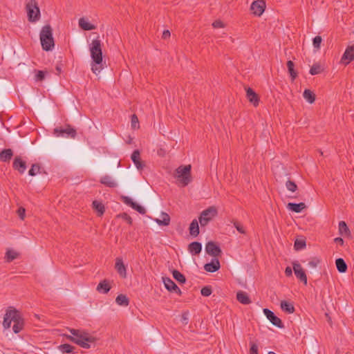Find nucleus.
Listing matches in <instances>:
<instances>
[{"label": "nucleus", "mask_w": 354, "mask_h": 354, "mask_svg": "<svg viewBox=\"0 0 354 354\" xmlns=\"http://www.w3.org/2000/svg\"><path fill=\"white\" fill-rule=\"evenodd\" d=\"M221 268L220 261L218 258H213L211 262L205 263L204 269L208 272H215Z\"/></svg>", "instance_id": "f3484780"}, {"label": "nucleus", "mask_w": 354, "mask_h": 354, "mask_svg": "<svg viewBox=\"0 0 354 354\" xmlns=\"http://www.w3.org/2000/svg\"><path fill=\"white\" fill-rule=\"evenodd\" d=\"M12 322H14L12 327L14 333H19L24 328V321L21 315L20 312L17 310V313L15 314L12 317Z\"/></svg>", "instance_id": "1a4fd4ad"}, {"label": "nucleus", "mask_w": 354, "mask_h": 354, "mask_svg": "<svg viewBox=\"0 0 354 354\" xmlns=\"http://www.w3.org/2000/svg\"><path fill=\"white\" fill-rule=\"evenodd\" d=\"M174 278L181 283H184L186 281L185 277L179 271L174 270L172 272Z\"/></svg>", "instance_id": "58836bf2"}, {"label": "nucleus", "mask_w": 354, "mask_h": 354, "mask_svg": "<svg viewBox=\"0 0 354 354\" xmlns=\"http://www.w3.org/2000/svg\"><path fill=\"white\" fill-rule=\"evenodd\" d=\"M17 214L19 216V218L21 219V220H24V218H25V216H26V209L25 208L22 207H20L18 210H17Z\"/></svg>", "instance_id": "4d7b16f0"}, {"label": "nucleus", "mask_w": 354, "mask_h": 354, "mask_svg": "<svg viewBox=\"0 0 354 354\" xmlns=\"http://www.w3.org/2000/svg\"><path fill=\"white\" fill-rule=\"evenodd\" d=\"M115 301L120 306H127L129 304V298L123 294L118 295Z\"/></svg>", "instance_id": "72a5a7b5"}, {"label": "nucleus", "mask_w": 354, "mask_h": 354, "mask_svg": "<svg viewBox=\"0 0 354 354\" xmlns=\"http://www.w3.org/2000/svg\"><path fill=\"white\" fill-rule=\"evenodd\" d=\"M189 234L194 237H196L199 234L198 222L196 219H194L190 223L189 227Z\"/></svg>", "instance_id": "5701e85b"}, {"label": "nucleus", "mask_w": 354, "mask_h": 354, "mask_svg": "<svg viewBox=\"0 0 354 354\" xmlns=\"http://www.w3.org/2000/svg\"><path fill=\"white\" fill-rule=\"evenodd\" d=\"M287 68H288V73L290 75V77L292 79V80H295L297 75H298V73L295 70V64L291 60H289L287 62Z\"/></svg>", "instance_id": "c85d7f7f"}, {"label": "nucleus", "mask_w": 354, "mask_h": 354, "mask_svg": "<svg viewBox=\"0 0 354 354\" xmlns=\"http://www.w3.org/2000/svg\"><path fill=\"white\" fill-rule=\"evenodd\" d=\"M187 249L192 255H198L202 250V245L198 241H194L188 245Z\"/></svg>", "instance_id": "aec40b11"}, {"label": "nucleus", "mask_w": 354, "mask_h": 354, "mask_svg": "<svg viewBox=\"0 0 354 354\" xmlns=\"http://www.w3.org/2000/svg\"><path fill=\"white\" fill-rule=\"evenodd\" d=\"M122 201L130 207H133L135 204V202L132 201V199L128 196H122Z\"/></svg>", "instance_id": "3c124183"}, {"label": "nucleus", "mask_w": 354, "mask_h": 354, "mask_svg": "<svg viewBox=\"0 0 354 354\" xmlns=\"http://www.w3.org/2000/svg\"><path fill=\"white\" fill-rule=\"evenodd\" d=\"M90 51L91 58L94 62V64H92L91 70L94 73L97 74L102 69V66H98L102 62V44L98 37L92 41Z\"/></svg>", "instance_id": "f257e3e1"}, {"label": "nucleus", "mask_w": 354, "mask_h": 354, "mask_svg": "<svg viewBox=\"0 0 354 354\" xmlns=\"http://www.w3.org/2000/svg\"><path fill=\"white\" fill-rule=\"evenodd\" d=\"M26 8L29 21L35 22L39 19L40 10L36 0H29Z\"/></svg>", "instance_id": "39448f33"}, {"label": "nucleus", "mask_w": 354, "mask_h": 354, "mask_svg": "<svg viewBox=\"0 0 354 354\" xmlns=\"http://www.w3.org/2000/svg\"><path fill=\"white\" fill-rule=\"evenodd\" d=\"M354 59V46H349L346 48L345 52L344 53L341 62L344 63L345 65L348 64L351 62Z\"/></svg>", "instance_id": "4468645a"}, {"label": "nucleus", "mask_w": 354, "mask_h": 354, "mask_svg": "<svg viewBox=\"0 0 354 354\" xmlns=\"http://www.w3.org/2000/svg\"><path fill=\"white\" fill-rule=\"evenodd\" d=\"M323 71L324 67L322 64L320 63H315L311 66L309 72L310 75H315L322 73Z\"/></svg>", "instance_id": "2f4dec72"}, {"label": "nucleus", "mask_w": 354, "mask_h": 354, "mask_svg": "<svg viewBox=\"0 0 354 354\" xmlns=\"http://www.w3.org/2000/svg\"><path fill=\"white\" fill-rule=\"evenodd\" d=\"M335 265H336L337 270L339 272L344 273L346 272L347 265L343 259H342V258L337 259L335 261Z\"/></svg>", "instance_id": "c756f323"}, {"label": "nucleus", "mask_w": 354, "mask_h": 354, "mask_svg": "<svg viewBox=\"0 0 354 354\" xmlns=\"http://www.w3.org/2000/svg\"><path fill=\"white\" fill-rule=\"evenodd\" d=\"M41 167L39 164H33L28 171V174L31 176H35L40 173Z\"/></svg>", "instance_id": "ea45409f"}, {"label": "nucleus", "mask_w": 354, "mask_h": 354, "mask_svg": "<svg viewBox=\"0 0 354 354\" xmlns=\"http://www.w3.org/2000/svg\"><path fill=\"white\" fill-rule=\"evenodd\" d=\"M138 123H139V121H138V118L137 115L136 114H133L131 115V127L133 129L138 128L139 127Z\"/></svg>", "instance_id": "8fccbe9b"}, {"label": "nucleus", "mask_w": 354, "mask_h": 354, "mask_svg": "<svg viewBox=\"0 0 354 354\" xmlns=\"http://www.w3.org/2000/svg\"><path fill=\"white\" fill-rule=\"evenodd\" d=\"M281 308L283 311L289 314L295 312V307L292 304L285 300L281 302Z\"/></svg>", "instance_id": "7c9ffc66"}, {"label": "nucleus", "mask_w": 354, "mask_h": 354, "mask_svg": "<svg viewBox=\"0 0 354 354\" xmlns=\"http://www.w3.org/2000/svg\"><path fill=\"white\" fill-rule=\"evenodd\" d=\"M57 68V70L58 71H60V68H59L58 66H57V68Z\"/></svg>", "instance_id": "0e129e2a"}, {"label": "nucleus", "mask_w": 354, "mask_h": 354, "mask_svg": "<svg viewBox=\"0 0 354 354\" xmlns=\"http://www.w3.org/2000/svg\"><path fill=\"white\" fill-rule=\"evenodd\" d=\"M268 354H276V353L274 352H273V351H270V352H268Z\"/></svg>", "instance_id": "e2e57ef3"}, {"label": "nucleus", "mask_w": 354, "mask_h": 354, "mask_svg": "<svg viewBox=\"0 0 354 354\" xmlns=\"http://www.w3.org/2000/svg\"><path fill=\"white\" fill-rule=\"evenodd\" d=\"M115 268L117 270L118 273L122 277H127V268L122 259L120 257L116 258Z\"/></svg>", "instance_id": "6ab92c4d"}, {"label": "nucleus", "mask_w": 354, "mask_h": 354, "mask_svg": "<svg viewBox=\"0 0 354 354\" xmlns=\"http://www.w3.org/2000/svg\"><path fill=\"white\" fill-rule=\"evenodd\" d=\"M70 333H71V336L80 339V335H81V330L74 329L71 328L69 330Z\"/></svg>", "instance_id": "864d4df0"}, {"label": "nucleus", "mask_w": 354, "mask_h": 354, "mask_svg": "<svg viewBox=\"0 0 354 354\" xmlns=\"http://www.w3.org/2000/svg\"><path fill=\"white\" fill-rule=\"evenodd\" d=\"M334 241L336 243H338L341 245H344V240L343 239H342L341 237H337L334 239Z\"/></svg>", "instance_id": "680f3d73"}, {"label": "nucleus", "mask_w": 354, "mask_h": 354, "mask_svg": "<svg viewBox=\"0 0 354 354\" xmlns=\"http://www.w3.org/2000/svg\"><path fill=\"white\" fill-rule=\"evenodd\" d=\"M233 225L239 232L243 234H245L246 233L243 225L240 222L234 221Z\"/></svg>", "instance_id": "c03bdc74"}, {"label": "nucleus", "mask_w": 354, "mask_h": 354, "mask_svg": "<svg viewBox=\"0 0 354 354\" xmlns=\"http://www.w3.org/2000/svg\"><path fill=\"white\" fill-rule=\"evenodd\" d=\"M303 96L310 104H313L315 101V95L310 89H305L303 93Z\"/></svg>", "instance_id": "473e14b6"}, {"label": "nucleus", "mask_w": 354, "mask_h": 354, "mask_svg": "<svg viewBox=\"0 0 354 354\" xmlns=\"http://www.w3.org/2000/svg\"><path fill=\"white\" fill-rule=\"evenodd\" d=\"M92 206L93 209L97 212V215L99 216H101L104 214L105 212V207L101 202L98 201H93Z\"/></svg>", "instance_id": "a878e982"}, {"label": "nucleus", "mask_w": 354, "mask_h": 354, "mask_svg": "<svg viewBox=\"0 0 354 354\" xmlns=\"http://www.w3.org/2000/svg\"><path fill=\"white\" fill-rule=\"evenodd\" d=\"M205 251L209 255L214 258H218L221 256L222 254L221 249L214 241H209L206 243Z\"/></svg>", "instance_id": "0eeeda50"}, {"label": "nucleus", "mask_w": 354, "mask_h": 354, "mask_svg": "<svg viewBox=\"0 0 354 354\" xmlns=\"http://www.w3.org/2000/svg\"><path fill=\"white\" fill-rule=\"evenodd\" d=\"M285 274L287 277H291L292 274V270L290 267H286L285 269Z\"/></svg>", "instance_id": "bf43d9fd"}, {"label": "nucleus", "mask_w": 354, "mask_h": 354, "mask_svg": "<svg viewBox=\"0 0 354 354\" xmlns=\"http://www.w3.org/2000/svg\"><path fill=\"white\" fill-rule=\"evenodd\" d=\"M319 153H320L321 155L323 154V152L322 151H319Z\"/></svg>", "instance_id": "69168bd1"}, {"label": "nucleus", "mask_w": 354, "mask_h": 354, "mask_svg": "<svg viewBox=\"0 0 354 354\" xmlns=\"http://www.w3.org/2000/svg\"><path fill=\"white\" fill-rule=\"evenodd\" d=\"M250 354H258V346L255 343L250 342Z\"/></svg>", "instance_id": "5fc2aeb1"}, {"label": "nucleus", "mask_w": 354, "mask_h": 354, "mask_svg": "<svg viewBox=\"0 0 354 354\" xmlns=\"http://www.w3.org/2000/svg\"><path fill=\"white\" fill-rule=\"evenodd\" d=\"M171 34L170 32L168 30H164L162 32V37L164 39H166L170 37Z\"/></svg>", "instance_id": "052dcab7"}, {"label": "nucleus", "mask_w": 354, "mask_h": 354, "mask_svg": "<svg viewBox=\"0 0 354 354\" xmlns=\"http://www.w3.org/2000/svg\"><path fill=\"white\" fill-rule=\"evenodd\" d=\"M45 77L44 72L42 71H37V74L35 75V80L37 81H42Z\"/></svg>", "instance_id": "6e6d98bb"}, {"label": "nucleus", "mask_w": 354, "mask_h": 354, "mask_svg": "<svg viewBox=\"0 0 354 354\" xmlns=\"http://www.w3.org/2000/svg\"><path fill=\"white\" fill-rule=\"evenodd\" d=\"M245 91L246 97L248 101L252 104L254 106H257L259 103V97L258 94L256 93L255 91L250 87L246 88Z\"/></svg>", "instance_id": "dca6fc26"}, {"label": "nucleus", "mask_w": 354, "mask_h": 354, "mask_svg": "<svg viewBox=\"0 0 354 354\" xmlns=\"http://www.w3.org/2000/svg\"><path fill=\"white\" fill-rule=\"evenodd\" d=\"M66 338L71 342L79 345L84 348H89L91 347L89 343L95 342V338L91 336L88 333L81 330L80 339L75 338L71 335H66Z\"/></svg>", "instance_id": "20e7f679"}, {"label": "nucleus", "mask_w": 354, "mask_h": 354, "mask_svg": "<svg viewBox=\"0 0 354 354\" xmlns=\"http://www.w3.org/2000/svg\"><path fill=\"white\" fill-rule=\"evenodd\" d=\"M292 266L295 274L297 277V278H298L301 281L304 282V283L306 285L307 277L301 265L297 262H294L292 263Z\"/></svg>", "instance_id": "f8f14e48"}, {"label": "nucleus", "mask_w": 354, "mask_h": 354, "mask_svg": "<svg viewBox=\"0 0 354 354\" xmlns=\"http://www.w3.org/2000/svg\"><path fill=\"white\" fill-rule=\"evenodd\" d=\"M266 2L263 0H257L252 3L250 10L252 13L260 17L266 9Z\"/></svg>", "instance_id": "6e6552de"}, {"label": "nucleus", "mask_w": 354, "mask_h": 354, "mask_svg": "<svg viewBox=\"0 0 354 354\" xmlns=\"http://www.w3.org/2000/svg\"><path fill=\"white\" fill-rule=\"evenodd\" d=\"M58 348L63 353H71L73 352L75 347L69 344H63L59 345Z\"/></svg>", "instance_id": "c9c22d12"}, {"label": "nucleus", "mask_w": 354, "mask_h": 354, "mask_svg": "<svg viewBox=\"0 0 354 354\" xmlns=\"http://www.w3.org/2000/svg\"><path fill=\"white\" fill-rule=\"evenodd\" d=\"M14 155L11 149H4L0 152V160L3 162H9Z\"/></svg>", "instance_id": "412c9836"}, {"label": "nucleus", "mask_w": 354, "mask_h": 354, "mask_svg": "<svg viewBox=\"0 0 354 354\" xmlns=\"http://www.w3.org/2000/svg\"><path fill=\"white\" fill-rule=\"evenodd\" d=\"M212 26L215 28H224L225 25H224L223 22L221 21V20H216L215 21L213 22Z\"/></svg>", "instance_id": "13d9d810"}, {"label": "nucleus", "mask_w": 354, "mask_h": 354, "mask_svg": "<svg viewBox=\"0 0 354 354\" xmlns=\"http://www.w3.org/2000/svg\"><path fill=\"white\" fill-rule=\"evenodd\" d=\"M263 313H264L265 315L266 316V317L268 318V319L270 320V322L272 323V325H274L279 328H282L284 327L281 320L278 317H277L272 311H271L270 310H269L268 308H264Z\"/></svg>", "instance_id": "9d476101"}, {"label": "nucleus", "mask_w": 354, "mask_h": 354, "mask_svg": "<svg viewBox=\"0 0 354 354\" xmlns=\"http://www.w3.org/2000/svg\"><path fill=\"white\" fill-rule=\"evenodd\" d=\"M191 165H180L175 171V178H176L183 187L187 186L192 181Z\"/></svg>", "instance_id": "7ed1b4c3"}, {"label": "nucleus", "mask_w": 354, "mask_h": 354, "mask_svg": "<svg viewBox=\"0 0 354 354\" xmlns=\"http://www.w3.org/2000/svg\"><path fill=\"white\" fill-rule=\"evenodd\" d=\"M236 299L242 304H250L251 300L248 297V294L243 291H239L236 293Z\"/></svg>", "instance_id": "b1692460"}, {"label": "nucleus", "mask_w": 354, "mask_h": 354, "mask_svg": "<svg viewBox=\"0 0 354 354\" xmlns=\"http://www.w3.org/2000/svg\"><path fill=\"white\" fill-rule=\"evenodd\" d=\"M162 219L156 218L155 221L159 225H163V226H167L170 223V216L168 214L162 212L161 214Z\"/></svg>", "instance_id": "cd10ccee"}, {"label": "nucleus", "mask_w": 354, "mask_h": 354, "mask_svg": "<svg viewBox=\"0 0 354 354\" xmlns=\"http://www.w3.org/2000/svg\"><path fill=\"white\" fill-rule=\"evenodd\" d=\"M287 208L292 212L299 213L306 208V205L303 202L299 203H289L287 205Z\"/></svg>", "instance_id": "4be33fe9"}, {"label": "nucleus", "mask_w": 354, "mask_h": 354, "mask_svg": "<svg viewBox=\"0 0 354 354\" xmlns=\"http://www.w3.org/2000/svg\"><path fill=\"white\" fill-rule=\"evenodd\" d=\"M17 257V253L13 250H8L6 253V258L8 262H10Z\"/></svg>", "instance_id": "79ce46f5"}, {"label": "nucleus", "mask_w": 354, "mask_h": 354, "mask_svg": "<svg viewBox=\"0 0 354 354\" xmlns=\"http://www.w3.org/2000/svg\"><path fill=\"white\" fill-rule=\"evenodd\" d=\"M339 231L341 235H349L350 230L348 227L346 223L344 221H340L339 223Z\"/></svg>", "instance_id": "e433bc0d"}, {"label": "nucleus", "mask_w": 354, "mask_h": 354, "mask_svg": "<svg viewBox=\"0 0 354 354\" xmlns=\"http://www.w3.org/2000/svg\"><path fill=\"white\" fill-rule=\"evenodd\" d=\"M132 208L136 211H138L141 214H145L146 213V209L144 207L138 205V203H135Z\"/></svg>", "instance_id": "09e8293b"}, {"label": "nucleus", "mask_w": 354, "mask_h": 354, "mask_svg": "<svg viewBox=\"0 0 354 354\" xmlns=\"http://www.w3.org/2000/svg\"><path fill=\"white\" fill-rule=\"evenodd\" d=\"M319 263L320 260L316 257H314L308 262V266L311 268H316Z\"/></svg>", "instance_id": "603ef678"}, {"label": "nucleus", "mask_w": 354, "mask_h": 354, "mask_svg": "<svg viewBox=\"0 0 354 354\" xmlns=\"http://www.w3.org/2000/svg\"><path fill=\"white\" fill-rule=\"evenodd\" d=\"M201 295L204 297L209 296L212 292V288L210 286H205L201 290Z\"/></svg>", "instance_id": "49530a36"}, {"label": "nucleus", "mask_w": 354, "mask_h": 354, "mask_svg": "<svg viewBox=\"0 0 354 354\" xmlns=\"http://www.w3.org/2000/svg\"><path fill=\"white\" fill-rule=\"evenodd\" d=\"M12 167L20 174H24L26 169V162L20 156H16L14 159Z\"/></svg>", "instance_id": "a211bd4d"}, {"label": "nucleus", "mask_w": 354, "mask_h": 354, "mask_svg": "<svg viewBox=\"0 0 354 354\" xmlns=\"http://www.w3.org/2000/svg\"><path fill=\"white\" fill-rule=\"evenodd\" d=\"M17 313V309L14 307L10 306L6 311L4 315L3 326L4 328L8 329L10 327L11 322H12V317Z\"/></svg>", "instance_id": "9b49d317"}, {"label": "nucleus", "mask_w": 354, "mask_h": 354, "mask_svg": "<svg viewBox=\"0 0 354 354\" xmlns=\"http://www.w3.org/2000/svg\"><path fill=\"white\" fill-rule=\"evenodd\" d=\"M39 36L42 48L46 51L52 50L55 43L53 37V29L49 24L45 25L41 28Z\"/></svg>", "instance_id": "f03ea898"}, {"label": "nucleus", "mask_w": 354, "mask_h": 354, "mask_svg": "<svg viewBox=\"0 0 354 354\" xmlns=\"http://www.w3.org/2000/svg\"><path fill=\"white\" fill-rule=\"evenodd\" d=\"M217 215V209L215 207H209L203 211L198 218L199 223L202 227L206 226L207 223Z\"/></svg>", "instance_id": "423d86ee"}, {"label": "nucleus", "mask_w": 354, "mask_h": 354, "mask_svg": "<svg viewBox=\"0 0 354 354\" xmlns=\"http://www.w3.org/2000/svg\"><path fill=\"white\" fill-rule=\"evenodd\" d=\"M55 131L59 132V133H61V134L66 133L68 135H70L72 138H75V136H76V131L70 127H68V128H66L65 129H55Z\"/></svg>", "instance_id": "4c0bfd02"}, {"label": "nucleus", "mask_w": 354, "mask_h": 354, "mask_svg": "<svg viewBox=\"0 0 354 354\" xmlns=\"http://www.w3.org/2000/svg\"><path fill=\"white\" fill-rule=\"evenodd\" d=\"M306 247V241L304 239H296L294 248L296 250L304 249Z\"/></svg>", "instance_id": "a19ab883"}, {"label": "nucleus", "mask_w": 354, "mask_h": 354, "mask_svg": "<svg viewBox=\"0 0 354 354\" xmlns=\"http://www.w3.org/2000/svg\"><path fill=\"white\" fill-rule=\"evenodd\" d=\"M162 281L165 285V288L168 291H174L176 292L178 295H182V292L180 289L176 286V284L169 278V277H162Z\"/></svg>", "instance_id": "ddd939ff"}, {"label": "nucleus", "mask_w": 354, "mask_h": 354, "mask_svg": "<svg viewBox=\"0 0 354 354\" xmlns=\"http://www.w3.org/2000/svg\"><path fill=\"white\" fill-rule=\"evenodd\" d=\"M79 26L84 30H92L96 28L95 26L88 23L84 18L79 19Z\"/></svg>", "instance_id": "bb28decb"}, {"label": "nucleus", "mask_w": 354, "mask_h": 354, "mask_svg": "<svg viewBox=\"0 0 354 354\" xmlns=\"http://www.w3.org/2000/svg\"><path fill=\"white\" fill-rule=\"evenodd\" d=\"M131 158L138 170L141 171L144 169L145 167V163L144 161L141 160L140 152L138 149L133 151Z\"/></svg>", "instance_id": "2eb2a0df"}, {"label": "nucleus", "mask_w": 354, "mask_h": 354, "mask_svg": "<svg viewBox=\"0 0 354 354\" xmlns=\"http://www.w3.org/2000/svg\"><path fill=\"white\" fill-rule=\"evenodd\" d=\"M286 187L289 191L292 192H295L297 189V185L296 183L290 180L286 181Z\"/></svg>", "instance_id": "37998d69"}, {"label": "nucleus", "mask_w": 354, "mask_h": 354, "mask_svg": "<svg viewBox=\"0 0 354 354\" xmlns=\"http://www.w3.org/2000/svg\"><path fill=\"white\" fill-rule=\"evenodd\" d=\"M322 41V38L321 36H316L313 41V44L315 48L319 49L320 45Z\"/></svg>", "instance_id": "a18cd8bd"}, {"label": "nucleus", "mask_w": 354, "mask_h": 354, "mask_svg": "<svg viewBox=\"0 0 354 354\" xmlns=\"http://www.w3.org/2000/svg\"><path fill=\"white\" fill-rule=\"evenodd\" d=\"M117 216L122 218L123 220L127 221L129 225L132 224V222H133L132 218L128 214L122 213V214H118Z\"/></svg>", "instance_id": "de8ad7c7"}, {"label": "nucleus", "mask_w": 354, "mask_h": 354, "mask_svg": "<svg viewBox=\"0 0 354 354\" xmlns=\"http://www.w3.org/2000/svg\"><path fill=\"white\" fill-rule=\"evenodd\" d=\"M111 289V286L106 279L101 281L97 286V290L99 292H103L104 293H108Z\"/></svg>", "instance_id": "393cba45"}, {"label": "nucleus", "mask_w": 354, "mask_h": 354, "mask_svg": "<svg viewBox=\"0 0 354 354\" xmlns=\"http://www.w3.org/2000/svg\"><path fill=\"white\" fill-rule=\"evenodd\" d=\"M100 183L109 187H115L117 185L116 183L109 176L102 177L100 180Z\"/></svg>", "instance_id": "f704fd0d"}]
</instances>
